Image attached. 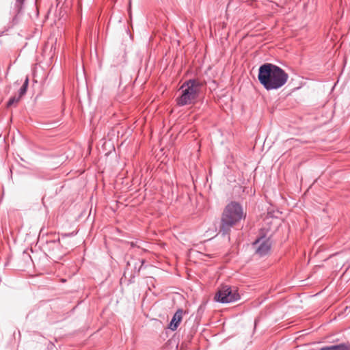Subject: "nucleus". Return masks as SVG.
Here are the masks:
<instances>
[{"mask_svg":"<svg viewBox=\"0 0 350 350\" xmlns=\"http://www.w3.org/2000/svg\"><path fill=\"white\" fill-rule=\"evenodd\" d=\"M258 79L264 88L269 91L284 86L288 79V75L280 67L265 63L259 67Z\"/></svg>","mask_w":350,"mask_h":350,"instance_id":"nucleus-1","label":"nucleus"},{"mask_svg":"<svg viewBox=\"0 0 350 350\" xmlns=\"http://www.w3.org/2000/svg\"><path fill=\"white\" fill-rule=\"evenodd\" d=\"M245 217L241 204L237 202H231L225 207L221 217L219 232L227 235L231 228Z\"/></svg>","mask_w":350,"mask_h":350,"instance_id":"nucleus-2","label":"nucleus"},{"mask_svg":"<svg viewBox=\"0 0 350 350\" xmlns=\"http://www.w3.org/2000/svg\"><path fill=\"white\" fill-rule=\"evenodd\" d=\"M204 83L198 79L185 81L179 88L180 96L176 98L179 107L193 105L198 100Z\"/></svg>","mask_w":350,"mask_h":350,"instance_id":"nucleus-3","label":"nucleus"},{"mask_svg":"<svg viewBox=\"0 0 350 350\" xmlns=\"http://www.w3.org/2000/svg\"><path fill=\"white\" fill-rule=\"evenodd\" d=\"M276 226L266 227L260 229V237L253 243L255 254L260 257L265 256L270 253L272 247L271 237Z\"/></svg>","mask_w":350,"mask_h":350,"instance_id":"nucleus-4","label":"nucleus"},{"mask_svg":"<svg viewBox=\"0 0 350 350\" xmlns=\"http://www.w3.org/2000/svg\"><path fill=\"white\" fill-rule=\"evenodd\" d=\"M239 299L237 290L227 285L221 286L215 296V300L222 304L234 302Z\"/></svg>","mask_w":350,"mask_h":350,"instance_id":"nucleus-5","label":"nucleus"},{"mask_svg":"<svg viewBox=\"0 0 350 350\" xmlns=\"http://www.w3.org/2000/svg\"><path fill=\"white\" fill-rule=\"evenodd\" d=\"M183 314V310L182 309H178L175 312L169 325V328L171 330L175 331L178 328L180 323L182 321Z\"/></svg>","mask_w":350,"mask_h":350,"instance_id":"nucleus-6","label":"nucleus"},{"mask_svg":"<svg viewBox=\"0 0 350 350\" xmlns=\"http://www.w3.org/2000/svg\"><path fill=\"white\" fill-rule=\"evenodd\" d=\"M319 350H350V344L342 343L336 345L323 347Z\"/></svg>","mask_w":350,"mask_h":350,"instance_id":"nucleus-7","label":"nucleus"},{"mask_svg":"<svg viewBox=\"0 0 350 350\" xmlns=\"http://www.w3.org/2000/svg\"><path fill=\"white\" fill-rule=\"evenodd\" d=\"M29 84V79L26 78L25 82L19 90L18 96L22 98L27 92V87Z\"/></svg>","mask_w":350,"mask_h":350,"instance_id":"nucleus-8","label":"nucleus"},{"mask_svg":"<svg viewBox=\"0 0 350 350\" xmlns=\"http://www.w3.org/2000/svg\"><path fill=\"white\" fill-rule=\"evenodd\" d=\"M25 0H16L15 5H14V14L17 15L20 13L23 8V5Z\"/></svg>","mask_w":350,"mask_h":350,"instance_id":"nucleus-9","label":"nucleus"},{"mask_svg":"<svg viewBox=\"0 0 350 350\" xmlns=\"http://www.w3.org/2000/svg\"><path fill=\"white\" fill-rule=\"evenodd\" d=\"M21 98L19 96L18 97H16V96H12L7 103V107H10L12 105L18 103Z\"/></svg>","mask_w":350,"mask_h":350,"instance_id":"nucleus-10","label":"nucleus"},{"mask_svg":"<svg viewBox=\"0 0 350 350\" xmlns=\"http://www.w3.org/2000/svg\"><path fill=\"white\" fill-rule=\"evenodd\" d=\"M273 218L267 217L264 221V222H265L264 225H271L273 224Z\"/></svg>","mask_w":350,"mask_h":350,"instance_id":"nucleus-11","label":"nucleus"},{"mask_svg":"<svg viewBox=\"0 0 350 350\" xmlns=\"http://www.w3.org/2000/svg\"><path fill=\"white\" fill-rule=\"evenodd\" d=\"M53 243H56V244H59V239H58V241H53Z\"/></svg>","mask_w":350,"mask_h":350,"instance_id":"nucleus-12","label":"nucleus"}]
</instances>
